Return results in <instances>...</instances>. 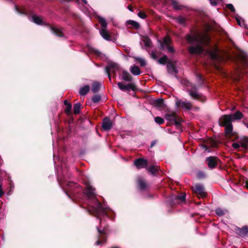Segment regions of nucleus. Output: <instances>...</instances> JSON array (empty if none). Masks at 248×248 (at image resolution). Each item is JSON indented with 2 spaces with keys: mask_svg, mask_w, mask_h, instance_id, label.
<instances>
[{
  "mask_svg": "<svg viewBox=\"0 0 248 248\" xmlns=\"http://www.w3.org/2000/svg\"><path fill=\"white\" fill-rule=\"evenodd\" d=\"M85 193L90 200L88 211L90 214L93 215L100 219V226L97 228L99 236L96 245H98L107 240L108 233L107 228L105 227V222L101 219V217L106 215L107 209L104 208L96 199L95 189L91 186H87Z\"/></svg>",
  "mask_w": 248,
  "mask_h": 248,
  "instance_id": "obj_1",
  "label": "nucleus"
},
{
  "mask_svg": "<svg viewBox=\"0 0 248 248\" xmlns=\"http://www.w3.org/2000/svg\"><path fill=\"white\" fill-rule=\"evenodd\" d=\"M188 42L192 45L189 48V52L192 54H200L203 50V46L208 45L210 38L206 32H194L186 37Z\"/></svg>",
  "mask_w": 248,
  "mask_h": 248,
  "instance_id": "obj_2",
  "label": "nucleus"
},
{
  "mask_svg": "<svg viewBox=\"0 0 248 248\" xmlns=\"http://www.w3.org/2000/svg\"><path fill=\"white\" fill-rule=\"evenodd\" d=\"M182 83L186 86L187 91L189 92V95L192 98L199 99L202 102L205 100L204 96L197 92L196 87L191 83L186 80H183L182 81Z\"/></svg>",
  "mask_w": 248,
  "mask_h": 248,
  "instance_id": "obj_3",
  "label": "nucleus"
},
{
  "mask_svg": "<svg viewBox=\"0 0 248 248\" xmlns=\"http://www.w3.org/2000/svg\"><path fill=\"white\" fill-rule=\"evenodd\" d=\"M97 19L99 23L101 25V29L100 30V33L101 35L107 40H110L109 34L106 29L107 27V23L105 19L101 16H97Z\"/></svg>",
  "mask_w": 248,
  "mask_h": 248,
  "instance_id": "obj_4",
  "label": "nucleus"
},
{
  "mask_svg": "<svg viewBox=\"0 0 248 248\" xmlns=\"http://www.w3.org/2000/svg\"><path fill=\"white\" fill-rule=\"evenodd\" d=\"M165 118L177 126V127H180V123L181 119L176 114V113L172 112L168 113L166 114Z\"/></svg>",
  "mask_w": 248,
  "mask_h": 248,
  "instance_id": "obj_5",
  "label": "nucleus"
},
{
  "mask_svg": "<svg viewBox=\"0 0 248 248\" xmlns=\"http://www.w3.org/2000/svg\"><path fill=\"white\" fill-rule=\"evenodd\" d=\"M171 40L168 36H165L162 42H161V46L163 49L167 50L168 52L172 53L174 52L173 48L170 46Z\"/></svg>",
  "mask_w": 248,
  "mask_h": 248,
  "instance_id": "obj_6",
  "label": "nucleus"
},
{
  "mask_svg": "<svg viewBox=\"0 0 248 248\" xmlns=\"http://www.w3.org/2000/svg\"><path fill=\"white\" fill-rule=\"evenodd\" d=\"M194 192L199 198H204L206 196V193L204 191L202 185L197 184L193 187Z\"/></svg>",
  "mask_w": 248,
  "mask_h": 248,
  "instance_id": "obj_7",
  "label": "nucleus"
},
{
  "mask_svg": "<svg viewBox=\"0 0 248 248\" xmlns=\"http://www.w3.org/2000/svg\"><path fill=\"white\" fill-rule=\"evenodd\" d=\"M232 115H225L220 118L219 123L221 126H226L229 124H232Z\"/></svg>",
  "mask_w": 248,
  "mask_h": 248,
  "instance_id": "obj_8",
  "label": "nucleus"
},
{
  "mask_svg": "<svg viewBox=\"0 0 248 248\" xmlns=\"http://www.w3.org/2000/svg\"><path fill=\"white\" fill-rule=\"evenodd\" d=\"M176 105L178 108H181L185 110H190L192 108V104L190 102L177 100Z\"/></svg>",
  "mask_w": 248,
  "mask_h": 248,
  "instance_id": "obj_9",
  "label": "nucleus"
},
{
  "mask_svg": "<svg viewBox=\"0 0 248 248\" xmlns=\"http://www.w3.org/2000/svg\"><path fill=\"white\" fill-rule=\"evenodd\" d=\"M134 165L138 169L144 168L147 166V161L143 158H139L135 161Z\"/></svg>",
  "mask_w": 248,
  "mask_h": 248,
  "instance_id": "obj_10",
  "label": "nucleus"
},
{
  "mask_svg": "<svg viewBox=\"0 0 248 248\" xmlns=\"http://www.w3.org/2000/svg\"><path fill=\"white\" fill-rule=\"evenodd\" d=\"M208 166L210 168H214L217 164V158L215 156L207 157L206 159Z\"/></svg>",
  "mask_w": 248,
  "mask_h": 248,
  "instance_id": "obj_11",
  "label": "nucleus"
},
{
  "mask_svg": "<svg viewBox=\"0 0 248 248\" xmlns=\"http://www.w3.org/2000/svg\"><path fill=\"white\" fill-rule=\"evenodd\" d=\"M118 70V66L116 63H111L106 68V72L108 75L109 80H111L110 73L111 72H115Z\"/></svg>",
  "mask_w": 248,
  "mask_h": 248,
  "instance_id": "obj_12",
  "label": "nucleus"
},
{
  "mask_svg": "<svg viewBox=\"0 0 248 248\" xmlns=\"http://www.w3.org/2000/svg\"><path fill=\"white\" fill-rule=\"evenodd\" d=\"M118 86L119 89L121 90H134L135 89V86L132 83H128L127 85H124L122 82H119Z\"/></svg>",
  "mask_w": 248,
  "mask_h": 248,
  "instance_id": "obj_13",
  "label": "nucleus"
},
{
  "mask_svg": "<svg viewBox=\"0 0 248 248\" xmlns=\"http://www.w3.org/2000/svg\"><path fill=\"white\" fill-rule=\"evenodd\" d=\"M112 123L111 121L108 118H105L102 124V127L105 130H109L112 127Z\"/></svg>",
  "mask_w": 248,
  "mask_h": 248,
  "instance_id": "obj_14",
  "label": "nucleus"
},
{
  "mask_svg": "<svg viewBox=\"0 0 248 248\" xmlns=\"http://www.w3.org/2000/svg\"><path fill=\"white\" fill-rule=\"evenodd\" d=\"M237 233L243 237L248 234V228L247 227H244L242 229H238Z\"/></svg>",
  "mask_w": 248,
  "mask_h": 248,
  "instance_id": "obj_15",
  "label": "nucleus"
},
{
  "mask_svg": "<svg viewBox=\"0 0 248 248\" xmlns=\"http://www.w3.org/2000/svg\"><path fill=\"white\" fill-rule=\"evenodd\" d=\"M122 78L124 80L130 81L132 80V77L128 72L124 71L122 74Z\"/></svg>",
  "mask_w": 248,
  "mask_h": 248,
  "instance_id": "obj_16",
  "label": "nucleus"
},
{
  "mask_svg": "<svg viewBox=\"0 0 248 248\" xmlns=\"http://www.w3.org/2000/svg\"><path fill=\"white\" fill-rule=\"evenodd\" d=\"M131 72L134 75H139L140 74V68L136 66H133L130 68Z\"/></svg>",
  "mask_w": 248,
  "mask_h": 248,
  "instance_id": "obj_17",
  "label": "nucleus"
},
{
  "mask_svg": "<svg viewBox=\"0 0 248 248\" xmlns=\"http://www.w3.org/2000/svg\"><path fill=\"white\" fill-rule=\"evenodd\" d=\"M31 20L37 24H41L43 23V21L41 17L36 15H33L31 17Z\"/></svg>",
  "mask_w": 248,
  "mask_h": 248,
  "instance_id": "obj_18",
  "label": "nucleus"
},
{
  "mask_svg": "<svg viewBox=\"0 0 248 248\" xmlns=\"http://www.w3.org/2000/svg\"><path fill=\"white\" fill-rule=\"evenodd\" d=\"M90 90V87L88 85L84 86L82 87L79 91V93L81 95H85Z\"/></svg>",
  "mask_w": 248,
  "mask_h": 248,
  "instance_id": "obj_19",
  "label": "nucleus"
},
{
  "mask_svg": "<svg viewBox=\"0 0 248 248\" xmlns=\"http://www.w3.org/2000/svg\"><path fill=\"white\" fill-rule=\"evenodd\" d=\"M142 41L143 42L144 46L146 47H151V45H152V42L149 38H148L147 37H143Z\"/></svg>",
  "mask_w": 248,
  "mask_h": 248,
  "instance_id": "obj_20",
  "label": "nucleus"
},
{
  "mask_svg": "<svg viewBox=\"0 0 248 248\" xmlns=\"http://www.w3.org/2000/svg\"><path fill=\"white\" fill-rule=\"evenodd\" d=\"M135 61L140 64L141 66H144L146 65V62L143 58L135 57H134Z\"/></svg>",
  "mask_w": 248,
  "mask_h": 248,
  "instance_id": "obj_21",
  "label": "nucleus"
},
{
  "mask_svg": "<svg viewBox=\"0 0 248 248\" xmlns=\"http://www.w3.org/2000/svg\"><path fill=\"white\" fill-rule=\"evenodd\" d=\"M50 29L51 31L58 36H62V32L61 30L54 27H51Z\"/></svg>",
  "mask_w": 248,
  "mask_h": 248,
  "instance_id": "obj_22",
  "label": "nucleus"
},
{
  "mask_svg": "<svg viewBox=\"0 0 248 248\" xmlns=\"http://www.w3.org/2000/svg\"><path fill=\"white\" fill-rule=\"evenodd\" d=\"M65 185L68 186L67 190L69 191H71L73 187H77L78 185L72 182H67Z\"/></svg>",
  "mask_w": 248,
  "mask_h": 248,
  "instance_id": "obj_23",
  "label": "nucleus"
},
{
  "mask_svg": "<svg viewBox=\"0 0 248 248\" xmlns=\"http://www.w3.org/2000/svg\"><path fill=\"white\" fill-rule=\"evenodd\" d=\"M241 147L244 149H246L248 146V139L245 138L241 141H239Z\"/></svg>",
  "mask_w": 248,
  "mask_h": 248,
  "instance_id": "obj_24",
  "label": "nucleus"
},
{
  "mask_svg": "<svg viewBox=\"0 0 248 248\" xmlns=\"http://www.w3.org/2000/svg\"><path fill=\"white\" fill-rule=\"evenodd\" d=\"M232 115V121L240 119L243 116L242 113L240 111H237L235 114Z\"/></svg>",
  "mask_w": 248,
  "mask_h": 248,
  "instance_id": "obj_25",
  "label": "nucleus"
},
{
  "mask_svg": "<svg viewBox=\"0 0 248 248\" xmlns=\"http://www.w3.org/2000/svg\"><path fill=\"white\" fill-rule=\"evenodd\" d=\"M225 126V133L226 134L229 136L232 132V124H229Z\"/></svg>",
  "mask_w": 248,
  "mask_h": 248,
  "instance_id": "obj_26",
  "label": "nucleus"
},
{
  "mask_svg": "<svg viewBox=\"0 0 248 248\" xmlns=\"http://www.w3.org/2000/svg\"><path fill=\"white\" fill-rule=\"evenodd\" d=\"M100 84L98 82H94L93 84L92 90L93 92L96 93L99 90Z\"/></svg>",
  "mask_w": 248,
  "mask_h": 248,
  "instance_id": "obj_27",
  "label": "nucleus"
},
{
  "mask_svg": "<svg viewBox=\"0 0 248 248\" xmlns=\"http://www.w3.org/2000/svg\"><path fill=\"white\" fill-rule=\"evenodd\" d=\"M159 167L158 166H152L150 167L148 169V171L152 174L155 173L158 170Z\"/></svg>",
  "mask_w": 248,
  "mask_h": 248,
  "instance_id": "obj_28",
  "label": "nucleus"
},
{
  "mask_svg": "<svg viewBox=\"0 0 248 248\" xmlns=\"http://www.w3.org/2000/svg\"><path fill=\"white\" fill-rule=\"evenodd\" d=\"M138 183L140 188L141 189H144L146 186V184L145 182L140 178L139 179Z\"/></svg>",
  "mask_w": 248,
  "mask_h": 248,
  "instance_id": "obj_29",
  "label": "nucleus"
},
{
  "mask_svg": "<svg viewBox=\"0 0 248 248\" xmlns=\"http://www.w3.org/2000/svg\"><path fill=\"white\" fill-rule=\"evenodd\" d=\"M80 104L79 103L76 104L74 107V111L75 114H78L79 112Z\"/></svg>",
  "mask_w": 248,
  "mask_h": 248,
  "instance_id": "obj_30",
  "label": "nucleus"
},
{
  "mask_svg": "<svg viewBox=\"0 0 248 248\" xmlns=\"http://www.w3.org/2000/svg\"><path fill=\"white\" fill-rule=\"evenodd\" d=\"M171 4L173 6V7L176 9L179 10L181 9V6L179 4L178 2L176 0H172L171 1Z\"/></svg>",
  "mask_w": 248,
  "mask_h": 248,
  "instance_id": "obj_31",
  "label": "nucleus"
},
{
  "mask_svg": "<svg viewBox=\"0 0 248 248\" xmlns=\"http://www.w3.org/2000/svg\"><path fill=\"white\" fill-rule=\"evenodd\" d=\"M167 68H168V71L171 73H173V72H175V67H174L173 64L172 63H168L167 64Z\"/></svg>",
  "mask_w": 248,
  "mask_h": 248,
  "instance_id": "obj_32",
  "label": "nucleus"
},
{
  "mask_svg": "<svg viewBox=\"0 0 248 248\" xmlns=\"http://www.w3.org/2000/svg\"><path fill=\"white\" fill-rule=\"evenodd\" d=\"M168 61V58L166 56H164L160 59L158 60V62L159 63L164 64L167 62Z\"/></svg>",
  "mask_w": 248,
  "mask_h": 248,
  "instance_id": "obj_33",
  "label": "nucleus"
},
{
  "mask_svg": "<svg viewBox=\"0 0 248 248\" xmlns=\"http://www.w3.org/2000/svg\"><path fill=\"white\" fill-rule=\"evenodd\" d=\"M236 20L237 21V24L243 27L245 25L244 20L241 19L240 17H236Z\"/></svg>",
  "mask_w": 248,
  "mask_h": 248,
  "instance_id": "obj_34",
  "label": "nucleus"
},
{
  "mask_svg": "<svg viewBox=\"0 0 248 248\" xmlns=\"http://www.w3.org/2000/svg\"><path fill=\"white\" fill-rule=\"evenodd\" d=\"M71 105L69 103H67V106H66V108L65 109V112L67 114L69 115L71 114Z\"/></svg>",
  "mask_w": 248,
  "mask_h": 248,
  "instance_id": "obj_35",
  "label": "nucleus"
},
{
  "mask_svg": "<svg viewBox=\"0 0 248 248\" xmlns=\"http://www.w3.org/2000/svg\"><path fill=\"white\" fill-rule=\"evenodd\" d=\"M185 194H182L181 195L177 196L176 199L179 200L180 202H183L185 200Z\"/></svg>",
  "mask_w": 248,
  "mask_h": 248,
  "instance_id": "obj_36",
  "label": "nucleus"
},
{
  "mask_svg": "<svg viewBox=\"0 0 248 248\" xmlns=\"http://www.w3.org/2000/svg\"><path fill=\"white\" fill-rule=\"evenodd\" d=\"M155 120L156 123L159 124H162L164 122V119L160 117H156Z\"/></svg>",
  "mask_w": 248,
  "mask_h": 248,
  "instance_id": "obj_37",
  "label": "nucleus"
},
{
  "mask_svg": "<svg viewBox=\"0 0 248 248\" xmlns=\"http://www.w3.org/2000/svg\"><path fill=\"white\" fill-rule=\"evenodd\" d=\"M216 214L219 216H222L224 214V211L220 208H217L216 210Z\"/></svg>",
  "mask_w": 248,
  "mask_h": 248,
  "instance_id": "obj_38",
  "label": "nucleus"
},
{
  "mask_svg": "<svg viewBox=\"0 0 248 248\" xmlns=\"http://www.w3.org/2000/svg\"><path fill=\"white\" fill-rule=\"evenodd\" d=\"M208 52L210 53L211 57L213 59H216L217 58V54L216 51H210L209 50H208Z\"/></svg>",
  "mask_w": 248,
  "mask_h": 248,
  "instance_id": "obj_39",
  "label": "nucleus"
},
{
  "mask_svg": "<svg viewBox=\"0 0 248 248\" xmlns=\"http://www.w3.org/2000/svg\"><path fill=\"white\" fill-rule=\"evenodd\" d=\"M232 147L234 149H238L239 150V149L241 147V145H240V143L239 142H235V143H233L232 144Z\"/></svg>",
  "mask_w": 248,
  "mask_h": 248,
  "instance_id": "obj_40",
  "label": "nucleus"
},
{
  "mask_svg": "<svg viewBox=\"0 0 248 248\" xmlns=\"http://www.w3.org/2000/svg\"><path fill=\"white\" fill-rule=\"evenodd\" d=\"M208 143H209L210 145H211L212 147H215L217 145L216 142L213 139L210 138L208 139Z\"/></svg>",
  "mask_w": 248,
  "mask_h": 248,
  "instance_id": "obj_41",
  "label": "nucleus"
},
{
  "mask_svg": "<svg viewBox=\"0 0 248 248\" xmlns=\"http://www.w3.org/2000/svg\"><path fill=\"white\" fill-rule=\"evenodd\" d=\"M101 99V97L99 95H95L92 98V100L94 103L98 102Z\"/></svg>",
  "mask_w": 248,
  "mask_h": 248,
  "instance_id": "obj_42",
  "label": "nucleus"
},
{
  "mask_svg": "<svg viewBox=\"0 0 248 248\" xmlns=\"http://www.w3.org/2000/svg\"><path fill=\"white\" fill-rule=\"evenodd\" d=\"M82 10L85 13L87 14H91L93 11V9L89 7V8H85V9H82Z\"/></svg>",
  "mask_w": 248,
  "mask_h": 248,
  "instance_id": "obj_43",
  "label": "nucleus"
},
{
  "mask_svg": "<svg viewBox=\"0 0 248 248\" xmlns=\"http://www.w3.org/2000/svg\"><path fill=\"white\" fill-rule=\"evenodd\" d=\"M129 23L133 25L134 27L138 28L139 27V24L136 21H129Z\"/></svg>",
  "mask_w": 248,
  "mask_h": 248,
  "instance_id": "obj_44",
  "label": "nucleus"
},
{
  "mask_svg": "<svg viewBox=\"0 0 248 248\" xmlns=\"http://www.w3.org/2000/svg\"><path fill=\"white\" fill-rule=\"evenodd\" d=\"M138 16L142 18V19H144L146 17V14L143 13V12H140L139 13H138Z\"/></svg>",
  "mask_w": 248,
  "mask_h": 248,
  "instance_id": "obj_45",
  "label": "nucleus"
},
{
  "mask_svg": "<svg viewBox=\"0 0 248 248\" xmlns=\"http://www.w3.org/2000/svg\"><path fill=\"white\" fill-rule=\"evenodd\" d=\"M226 7L232 12L235 11V9L232 4H228L226 5Z\"/></svg>",
  "mask_w": 248,
  "mask_h": 248,
  "instance_id": "obj_46",
  "label": "nucleus"
},
{
  "mask_svg": "<svg viewBox=\"0 0 248 248\" xmlns=\"http://www.w3.org/2000/svg\"><path fill=\"white\" fill-rule=\"evenodd\" d=\"M155 104L158 106L161 107L163 104V100L162 99L157 100L155 102Z\"/></svg>",
  "mask_w": 248,
  "mask_h": 248,
  "instance_id": "obj_47",
  "label": "nucleus"
},
{
  "mask_svg": "<svg viewBox=\"0 0 248 248\" xmlns=\"http://www.w3.org/2000/svg\"><path fill=\"white\" fill-rule=\"evenodd\" d=\"M179 22L182 24H184L186 21V18L183 17H179L178 18Z\"/></svg>",
  "mask_w": 248,
  "mask_h": 248,
  "instance_id": "obj_48",
  "label": "nucleus"
},
{
  "mask_svg": "<svg viewBox=\"0 0 248 248\" xmlns=\"http://www.w3.org/2000/svg\"><path fill=\"white\" fill-rule=\"evenodd\" d=\"M3 194V190L2 188V186H1V185H0V198L2 196Z\"/></svg>",
  "mask_w": 248,
  "mask_h": 248,
  "instance_id": "obj_49",
  "label": "nucleus"
},
{
  "mask_svg": "<svg viewBox=\"0 0 248 248\" xmlns=\"http://www.w3.org/2000/svg\"><path fill=\"white\" fill-rule=\"evenodd\" d=\"M210 1L211 4L212 5H217V2L215 0H209Z\"/></svg>",
  "mask_w": 248,
  "mask_h": 248,
  "instance_id": "obj_50",
  "label": "nucleus"
},
{
  "mask_svg": "<svg viewBox=\"0 0 248 248\" xmlns=\"http://www.w3.org/2000/svg\"><path fill=\"white\" fill-rule=\"evenodd\" d=\"M202 147L205 151H207L208 149V146L206 145H203Z\"/></svg>",
  "mask_w": 248,
  "mask_h": 248,
  "instance_id": "obj_51",
  "label": "nucleus"
},
{
  "mask_svg": "<svg viewBox=\"0 0 248 248\" xmlns=\"http://www.w3.org/2000/svg\"><path fill=\"white\" fill-rule=\"evenodd\" d=\"M92 52L94 53L95 54H96V55H99V53H100L98 51H97V50H93V51H92Z\"/></svg>",
  "mask_w": 248,
  "mask_h": 248,
  "instance_id": "obj_52",
  "label": "nucleus"
},
{
  "mask_svg": "<svg viewBox=\"0 0 248 248\" xmlns=\"http://www.w3.org/2000/svg\"><path fill=\"white\" fill-rule=\"evenodd\" d=\"M85 5H87L88 7H89V5H88V2L86 0H83L82 1Z\"/></svg>",
  "mask_w": 248,
  "mask_h": 248,
  "instance_id": "obj_53",
  "label": "nucleus"
},
{
  "mask_svg": "<svg viewBox=\"0 0 248 248\" xmlns=\"http://www.w3.org/2000/svg\"><path fill=\"white\" fill-rule=\"evenodd\" d=\"M128 9H129L130 11H133V10H132V7H131V6L129 5V6H128Z\"/></svg>",
  "mask_w": 248,
  "mask_h": 248,
  "instance_id": "obj_54",
  "label": "nucleus"
},
{
  "mask_svg": "<svg viewBox=\"0 0 248 248\" xmlns=\"http://www.w3.org/2000/svg\"><path fill=\"white\" fill-rule=\"evenodd\" d=\"M64 103L66 106H67V103H69L66 100H65L64 102Z\"/></svg>",
  "mask_w": 248,
  "mask_h": 248,
  "instance_id": "obj_55",
  "label": "nucleus"
},
{
  "mask_svg": "<svg viewBox=\"0 0 248 248\" xmlns=\"http://www.w3.org/2000/svg\"><path fill=\"white\" fill-rule=\"evenodd\" d=\"M246 186L248 188V182H246Z\"/></svg>",
  "mask_w": 248,
  "mask_h": 248,
  "instance_id": "obj_56",
  "label": "nucleus"
},
{
  "mask_svg": "<svg viewBox=\"0 0 248 248\" xmlns=\"http://www.w3.org/2000/svg\"><path fill=\"white\" fill-rule=\"evenodd\" d=\"M61 185L62 187H64V186H65V184H61Z\"/></svg>",
  "mask_w": 248,
  "mask_h": 248,
  "instance_id": "obj_57",
  "label": "nucleus"
},
{
  "mask_svg": "<svg viewBox=\"0 0 248 248\" xmlns=\"http://www.w3.org/2000/svg\"><path fill=\"white\" fill-rule=\"evenodd\" d=\"M152 56L154 58V54H152Z\"/></svg>",
  "mask_w": 248,
  "mask_h": 248,
  "instance_id": "obj_58",
  "label": "nucleus"
},
{
  "mask_svg": "<svg viewBox=\"0 0 248 248\" xmlns=\"http://www.w3.org/2000/svg\"><path fill=\"white\" fill-rule=\"evenodd\" d=\"M67 188H68V187H67V188L65 187V189H66V190H67Z\"/></svg>",
  "mask_w": 248,
  "mask_h": 248,
  "instance_id": "obj_59",
  "label": "nucleus"
},
{
  "mask_svg": "<svg viewBox=\"0 0 248 248\" xmlns=\"http://www.w3.org/2000/svg\"><path fill=\"white\" fill-rule=\"evenodd\" d=\"M16 9L17 11H18V9H17V7H16Z\"/></svg>",
  "mask_w": 248,
  "mask_h": 248,
  "instance_id": "obj_60",
  "label": "nucleus"
},
{
  "mask_svg": "<svg viewBox=\"0 0 248 248\" xmlns=\"http://www.w3.org/2000/svg\"><path fill=\"white\" fill-rule=\"evenodd\" d=\"M247 127H248V124H247Z\"/></svg>",
  "mask_w": 248,
  "mask_h": 248,
  "instance_id": "obj_61",
  "label": "nucleus"
},
{
  "mask_svg": "<svg viewBox=\"0 0 248 248\" xmlns=\"http://www.w3.org/2000/svg\"><path fill=\"white\" fill-rule=\"evenodd\" d=\"M82 1H83V0H81Z\"/></svg>",
  "mask_w": 248,
  "mask_h": 248,
  "instance_id": "obj_62",
  "label": "nucleus"
}]
</instances>
